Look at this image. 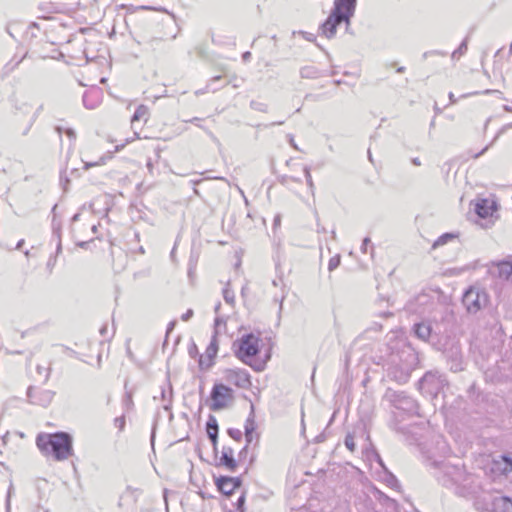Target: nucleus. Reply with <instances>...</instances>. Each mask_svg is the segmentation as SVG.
Masks as SVG:
<instances>
[{
	"label": "nucleus",
	"mask_w": 512,
	"mask_h": 512,
	"mask_svg": "<svg viewBox=\"0 0 512 512\" xmlns=\"http://www.w3.org/2000/svg\"><path fill=\"white\" fill-rule=\"evenodd\" d=\"M221 79H222V76H220V75L211 78L209 80V82L207 83L206 87L204 89L197 90L195 92V94L196 95H202V94H204L206 92H209V91L216 92L219 89V87H212V84L220 81Z\"/></svg>",
	"instance_id": "473e14b6"
},
{
	"label": "nucleus",
	"mask_w": 512,
	"mask_h": 512,
	"mask_svg": "<svg viewBox=\"0 0 512 512\" xmlns=\"http://www.w3.org/2000/svg\"><path fill=\"white\" fill-rule=\"evenodd\" d=\"M467 392H468V394H469V397H470V398H472V397L474 396V394H476V393H477V395H479V394H480V392H479V390H478V388L476 387V385H475V384H472V385L469 387V389H468V391H467Z\"/></svg>",
	"instance_id": "680f3d73"
},
{
	"label": "nucleus",
	"mask_w": 512,
	"mask_h": 512,
	"mask_svg": "<svg viewBox=\"0 0 512 512\" xmlns=\"http://www.w3.org/2000/svg\"><path fill=\"white\" fill-rule=\"evenodd\" d=\"M298 34H300L305 40L309 42H315L316 36L313 33L306 32V31H298Z\"/></svg>",
	"instance_id": "de8ad7c7"
},
{
	"label": "nucleus",
	"mask_w": 512,
	"mask_h": 512,
	"mask_svg": "<svg viewBox=\"0 0 512 512\" xmlns=\"http://www.w3.org/2000/svg\"><path fill=\"white\" fill-rule=\"evenodd\" d=\"M340 263H341V256L339 254L331 257L328 262V270L330 272L334 271L335 269H337L339 267Z\"/></svg>",
	"instance_id": "a19ab883"
},
{
	"label": "nucleus",
	"mask_w": 512,
	"mask_h": 512,
	"mask_svg": "<svg viewBox=\"0 0 512 512\" xmlns=\"http://www.w3.org/2000/svg\"><path fill=\"white\" fill-rule=\"evenodd\" d=\"M287 138H288V142L291 145V147H293L294 149L298 150L299 148H298L297 144L294 141V136L292 134H288Z\"/></svg>",
	"instance_id": "0e129e2a"
},
{
	"label": "nucleus",
	"mask_w": 512,
	"mask_h": 512,
	"mask_svg": "<svg viewBox=\"0 0 512 512\" xmlns=\"http://www.w3.org/2000/svg\"><path fill=\"white\" fill-rule=\"evenodd\" d=\"M504 132V128H502L496 135L495 137L493 138V140L487 144L481 151H479L478 153L474 154L472 157L474 159H478L479 157H481L482 155H484L492 146L493 144L496 142V140L498 139V137L500 136L501 133Z\"/></svg>",
	"instance_id": "e433bc0d"
},
{
	"label": "nucleus",
	"mask_w": 512,
	"mask_h": 512,
	"mask_svg": "<svg viewBox=\"0 0 512 512\" xmlns=\"http://www.w3.org/2000/svg\"><path fill=\"white\" fill-rule=\"evenodd\" d=\"M161 400L164 402L163 409L170 413V418L173 417L172 414V403H173V386L170 382L169 377L166 379L165 385L161 386Z\"/></svg>",
	"instance_id": "aec40b11"
},
{
	"label": "nucleus",
	"mask_w": 512,
	"mask_h": 512,
	"mask_svg": "<svg viewBox=\"0 0 512 512\" xmlns=\"http://www.w3.org/2000/svg\"><path fill=\"white\" fill-rule=\"evenodd\" d=\"M206 433H207L208 439L210 440V442L212 444L213 453L215 455V458L217 459L219 426H218L216 417L212 414H210L208 416V419L206 422Z\"/></svg>",
	"instance_id": "f3484780"
},
{
	"label": "nucleus",
	"mask_w": 512,
	"mask_h": 512,
	"mask_svg": "<svg viewBox=\"0 0 512 512\" xmlns=\"http://www.w3.org/2000/svg\"><path fill=\"white\" fill-rule=\"evenodd\" d=\"M59 254H55L54 256H50L48 261H47V269L51 272L53 267L55 266L56 264V258Z\"/></svg>",
	"instance_id": "603ef678"
},
{
	"label": "nucleus",
	"mask_w": 512,
	"mask_h": 512,
	"mask_svg": "<svg viewBox=\"0 0 512 512\" xmlns=\"http://www.w3.org/2000/svg\"><path fill=\"white\" fill-rule=\"evenodd\" d=\"M257 429V424L255 421V411L254 406L251 405L250 413L244 424V434H255Z\"/></svg>",
	"instance_id": "bb28decb"
},
{
	"label": "nucleus",
	"mask_w": 512,
	"mask_h": 512,
	"mask_svg": "<svg viewBox=\"0 0 512 512\" xmlns=\"http://www.w3.org/2000/svg\"><path fill=\"white\" fill-rule=\"evenodd\" d=\"M60 181L63 184V189L67 190V185L70 183L69 178L67 176L64 177L63 175H61Z\"/></svg>",
	"instance_id": "69168bd1"
},
{
	"label": "nucleus",
	"mask_w": 512,
	"mask_h": 512,
	"mask_svg": "<svg viewBox=\"0 0 512 512\" xmlns=\"http://www.w3.org/2000/svg\"><path fill=\"white\" fill-rule=\"evenodd\" d=\"M248 454V447L245 445L238 453V461H242L246 458Z\"/></svg>",
	"instance_id": "5fc2aeb1"
},
{
	"label": "nucleus",
	"mask_w": 512,
	"mask_h": 512,
	"mask_svg": "<svg viewBox=\"0 0 512 512\" xmlns=\"http://www.w3.org/2000/svg\"><path fill=\"white\" fill-rule=\"evenodd\" d=\"M34 122H35V121H34V119H31V120L29 121L28 125H27V126H26V128L23 130L22 135H24V136H25V135H27V134L29 133V131H30L31 127H32V126H33V124H34Z\"/></svg>",
	"instance_id": "338daca9"
},
{
	"label": "nucleus",
	"mask_w": 512,
	"mask_h": 512,
	"mask_svg": "<svg viewBox=\"0 0 512 512\" xmlns=\"http://www.w3.org/2000/svg\"><path fill=\"white\" fill-rule=\"evenodd\" d=\"M448 386L446 376L439 371H428L418 381V389L423 395L436 398Z\"/></svg>",
	"instance_id": "423d86ee"
},
{
	"label": "nucleus",
	"mask_w": 512,
	"mask_h": 512,
	"mask_svg": "<svg viewBox=\"0 0 512 512\" xmlns=\"http://www.w3.org/2000/svg\"><path fill=\"white\" fill-rule=\"evenodd\" d=\"M190 357L194 358L198 355V349L195 343H192L188 349Z\"/></svg>",
	"instance_id": "13d9d810"
},
{
	"label": "nucleus",
	"mask_w": 512,
	"mask_h": 512,
	"mask_svg": "<svg viewBox=\"0 0 512 512\" xmlns=\"http://www.w3.org/2000/svg\"><path fill=\"white\" fill-rule=\"evenodd\" d=\"M56 209L57 204H55L52 208V239L56 240V254H60L62 251L61 222L56 219Z\"/></svg>",
	"instance_id": "412c9836"
},
{
	"label": "nucleus",
	"mask_w": 512,
	"mask_h": 512,
	"mask_svg": "<svg viewBox=\"0 0 512 512\" xmlns=\"http://www.w3.org/2000/svg\"><path fill=\"white\" fill-rule=\"evenodd\" d=\"M468 49V37H466L452 53L453 59H458L467 52Z\"/></svg>",
	"instance_id": "f704fd0d"
},
{
	"label": "nucleus",
	"mask_w": 512,
	"mask_h": 512,
	"mask_svg": "<svg viewBox=\"0 0 512 512\" xmlns=\"http://www.w3.org/2000/svg\"><path fill=\"white\" fill-rule=\"evenodd\" d=\"M230 480H231L230 482L232 484V488L234 489V491L242 485L241 477L230 476Z\"/></svg>",
	"instance_id": "8fccbe9b"
},
{
	"label": "nucleus",
	"mask_w": 512,
	"mask_h": 512,
	"mask_svg": "<svg viewBox=\"0 0 512 512\" xmlns=\"http://www.w3.org/2000/svg\"><path fill=\"white\" fill-rule=\"evenodd\" d=\"M488 274L500 281H512V261L500 260L488 266Z\"/></svg>",
	"instance_id": "ddd939ff"
},
{
	"label": "nucleus",
	"mask_w": 512,
	"mask_h": 512,
	"mask_svg": "<svg viewBox=\"0 0 512 512\" xmlns=\"http://www.w3.org/2000/svg\"><path fill=\"white\" fill-rule=\"evenodd\" d=\"M357 7V0H334L333 7L330 12L334 13L342 21H347L353 18Z\"/></svg>",
	"instance_id": "4468645a"
},
{
	"label": "nucleus",
	"mask_w": 512,
	"mask_h": 512,
	"mask_svg": "<svg viewBox=\"0 0 512 512\" xmlns=\"http://www.w3.org/2000/svg\"><path fill=\"white\" fill-rule=\"evenodd\" d=\"M344 444L346 446V448L351 451V452H354L355 451V448H356V444H355V441H354V436L350 433H348L346 436H345V439H344Z\"/></svg>",
	"instance_id": "79ce46f5"
},
{
	"label": "nucleus",
	"mask_w": 512,
	"mask_h": 512,
	"mask_svg": "<svg viewBox=\"0 0 512 512\" xmlns=\"http://www.w3.org/2000/svg\"><path fill=\"white\" fill-rule=\"evenodd\" d=\"M230 481V476L220 475L218 477H214V483L218 491L226 496H230L234 492Z\"/></svg>",
	"instance_id": "5701e85b"
},
{
	"label": "nucleus",
	"mask_w": 512,
	"mask_h": 512,
	"mask_svg": "<svg viewBox=\"0 0 512 512\" xmlns=\"http://www.w3.org/2000/svg\"><path fill=\"white\" fill-rule=\"evenodd\" d=\"M433 465L438 468L435 477L437 481L444 487L452 488L458 486L466 480V471L463 465L450 464L449 462H433Z\"/></svg>",
	"instance_id": "39448f33"
},
{
	"label": "nucleus",
	"mask_w": 512,
	"mask_h": 512,
	"mask_svg": "<svg viewBox=\"0 0 512 512\" xmlns=\"http://www.w3.org/2000/svg\"><path fill=\"white\" fill-rule=\"evenodd\" d=\"M245 435V440H246V445L247 447L249 446V444H251L254 440V437L256 438V442H258L259 440V434L258 433H255V434H244Z\"/></svg>",
	"instance_id": "3c124183"
},
{
	"label": "nucleus",
	"mask_w": 512,
	"mask_h": 512,
	"mask_svg": "<svg viewBox=\"0 0 512 512\" xmlns=\"http://www.w3.org/2000/svg\"><path fill=\"white\" fill-rule=\"evenodd\" d=\"M227 434L235 441L240 442L242 440L243 434L239 429L236 428H228Z\"/></svg>",
	"instance_id": "37998d69"
},
{
	"label": "nucleus",
	"mask_w": 512,
	"mask_h": 512,
	"mask_svg": "<svg viewBox=\"0 0 512 512\" xmlns=\"http://www.w3.org/2000/svg\"><path fill=\"white\" fill-rule=\"evenodd\" d=\"M99 96L100 92L97 90L86 91L82 97L83 105L87 109L96 108L99 104Z\"/></svg>",
	"instance_id": "b1692460"
},
{
	"label": "nucleus",
	"mask_w": 512,
	"mask_h": 512,
	"mask_svg": "<svg viewBox=\"0 0 512 512\" xmlns=\"http://www.w3.org/2000/svg\"><path fill=\"white\" fill-rule=\"evenodd\" d=\"M382 480L389 488L399 491L400 484L398 479L393 473L388 471L387 468H384Z\"/></svg>",
	"instance_id": "cd10ccee"
},
{
	"label": "nucleus",
	"mask_w": 512,
	"mask_h": 512,
	"mask_svg": "<svg viewBox=\"0 0 512 512\" xmlns=\"http://www.w3.org/2000/svg\"><path fill=\"white\" fill-rule=\"evenodd\" d=\"M217 466L224 467L230 472H235L238 467V461L234 457V451L230 446H223L221 456L216 463Z\"/></svg>",
	"instance_id": "dca6fc26"
},
{
	"label": "nucleus",
	"mask_w": 512,
	"mask_h": 512,
	"mask_svg": "<svg viewBox=\"0 0 512 512\" xmlns=\"http://www.w3.org/2000/svg\"><path fill=\"white\" fill-rule=\"evenodd\" d=\"M112 158V153L108 152L104 155H102L98 161L95 162H84V170H88L92 167L103 165L106 163L107 160Z\"/></svg>",
	"instance_id": "72a5a7b5"
},
{
	"label": "nucleus",
	"mask_w": 512,
	"mask_h": 512,
	"mask_svg": "<svg viewBox=\"0 0 512 512\" xmlns=\"http://www.w3.org/2000/svg\"><path fill=\"white\" fill-rule=\"evenodd\" d=\"M250 107H251V109H253L255 111H259V112H263V113L268 112V105L265 103L256 101V100H252L250 102Z\"/></svg>",
	"instance_id": "ea45409f"
},
{
	"label": "nucleus",
	"mask_w": 512,
	"mask_h": 512,
	"mask_svg": "<svg viewBox=\"0 0 512 512\" xmlns=\"http://www.w3.org/2000/svg\"><path fill=\"white\" fill-rule=\"evenodd\" d=\"M235 506H236V509L239 511V512H244L245 511V494L242 493L239 498L237 499L236 503H235Z\"/></svg>",
	"instance_id": "a18cd8bd"
},
{
	"label": "nucleus",
	"mask_w": 512,
	"mask_h": 512,
	"mask_svg": "<svg viewBox=\"0 0 512 512\" xmlns=\"http://www.w3.org/2000/svg\"><path fill=\"white\" fill-rule=\"evenodd\" d=\"M340 24H342V19L330 12L325 21L319 26V33L327 39H332L335 37Z\"/></svg>",
	"instance_id": "2eb2a0df"
},
{
	"label": "nucleus",
	"mask_w": 512,
	"mask_h": 512,
	"mask_svg": "<svg viewBox=\"0 0 512 512\" xmlns=\"http://www.w3.org/2000/svg\"><path fill=\"white\" fill-rule=\"evenodd\" d=\"M194 315V312L192 309H188L185 313L182 314L181 319L182 321H188L190 320Z\"/></svg>",
	"instance_id": "4d7b16f0"
},
{
	"label": "nucleus",
	"mask_w": 512,
	"mask_h": 512,
	"mask_svg": "<svg viewBox=\"0 0 512 512\" xmlns=\"http://www.w3.org/2000/svg\"><path fill=\"white\" fill-rule=\"evenodd\" d=\"M458 237V233L446 232L439 236L433 243L432 248L436 249L437 247L443 246L453 239Z\"/></svg>",
	"instance_id": "c756f323"
},
{
	"label": "nucleus",
	"mask_w": 512,
	"mask_h": 512,
	"mask_svg": "<svg viewBox=\"0 0 512 512\" xmlns=\"http://www.w3.org/2000/svg\"><path fill=\"white\" fill-rule=\"evenodd\" d=\"M372 493H373V496L381 502L391 501V498H389L385 493H383L381 490H379L376 487L373 488Z\"/></svg>",
	"instance_id": "c03bdc74"
},
{
	"label": "nucleus",
	"mask_w": 512,
	"mask_h": 512,
	"mask_svg": "<svg viewBox=\"0 0 512 512\" xmlns=\"http://www.w3.org/2000/svg\"><path fill=\"white\" fill-rule=\"evenodd\" d=\"M233 393L234 391L231 387L222 383H215L210 393V409L212 411H220L226 408L227 402L234 399Z\"/></svg>",
	"instance_id": "1a4fd4ad"
},
{
	"label": "nucleus",
	"mask_w": 512,
	"mask_h": 512,
	"mask_svg": "<svg viewBox=\"0 0 512 512\" xmlns=\"http://www.w3.org/2000/svg\"><path fill=\"white\" fill-rule=\"evenodd\" d=\"M120 8L126 9L129 13H134L136 10H152V11H161V12H167V10L164 7H154V6H139L135 7L133 5H120Z\"/></svg>",
	"instance_id": "7c9ffc66"
},
{
	"label": "nucleus",
	"mask_w": 512,
	"mask_h": 512,
	"mask_svg": "<svg viewBox=\"0 0 512 512\" xmlns=\"http://www.w3.org/2000/svg\"><path fill=\"white\" fill-rule=\"evenodd\" d=\"M223 379L241 389H249L252 385L251 376L245 369H225Z\"/></svg>",
	"instance_id": "9d476101"
},
{
	"label": "nucleus",
	"mask_w": 512,
	"mask_h": 512,
	"mask_svg": "<svg viewBox=\"0 0 512 512\" xmlns=\"http://www.w3.org/2000/svg\"><path fill=\"white\" fill-rule=\"evenodd\" d=\"M497 209V204L494 201L483 198L476 202L474 211L482 219L492 216L493 211Z\"/></svg>",
	"instance_id": "a211bd4d"
},
{
	"label": "nucleus",
	"mask_w": 512,
	"mask_h": 512,
	"mask_svg": "<svg viewBox=\"0 0 512 512\" xmlns=\"http://www.w3.org/2000/svg\"><path fill=\"white\" fill-rule=\"evenodd\" d=\"M494 463L503 474H508L512 471V456L510 454L499 455V460L495 459Z\"/></svg>",
	"instance_id": "393cba45"
},
{
	"label": "nucleus",
	"mask_w": 512,
	"mask_h": 512,
	"mask_svg": "<svg viewBox=\"0 0 512 512\" xmlns=\"http://www.w3.org/2000/svg\"><path fill=\"white\" fill-rule=\"evenodd\" d=\"M418 362V354L412 345L395 335H392L374 356V363L385 368L388 376L398 383L408 381Z\"/></svg>",
	"instance_id": "f03ea898"
},
{
	"label": "nucleus",
	"mask_w": 512,
	"mask_h": 512,
	"mask_svg": "<svg viewBox=\"0 0 512 512\" xmlns=\"http://www.w3.org/2000/svg\"><path fill=\"white\" fill-rule=\"evenodd\" d=\"M311 169L309 166H305L304 169H303V172H304V176H305V179H306V183L311 191V194L314 196V182L312 180V176H311Z\"/></svg>",
	"instance_id": "58836bf2"
},
{
	"label": "nucleus",
	"mask_w": 512,
	"mask_h": 512,
	"mask_svg": "<svg viewBox=\"0 0 512 512\" xmlns=\"http://www.w3.org/2000/svg\"><path fill=\"white\" fill-rule=\"evenodd\" d=\"M300 77L303 79H316L322 76L321 71L312 65L303 66L300 68Z\"/></svg>",
	"instance_id": "a878e982"
},
{
	"label": "nucleus",
	"mask_w": 512,
	"mask_h": 512,
	"mask_svg": "<svg viewBox=\"0 0 512 512\" xmlns=\"http://www.w3.org/2000/svg\"><path fill=\"white\" fill-rule=\"evenodd\" d=\"M36 445L44 455H52L56 461L68 459L73 454V438L68 432L39 433Z\"/></svg>",
	"instance_id": "7ed1b4c3"
},
{
	"label": "nucleus",
	"mask_w": 512,
	"mask_h": 512,
	"mask_svg": "<svg viewBox=\"0 0 512 512\" xmlns=\"http://www.w3.org/2000/svg\"><path fill=\"white\" fill-rule=\"evenodd\" d=\"M219 350V342H218V332L215 331L211 337L210 343L206 348L205 356L206 359H204L203 355H198V365L200 370L206 371L209 370L214 365V359L217 356Z\"/></svg>",
	"instance_id": "9b49d317"
},
{
	"label": "nucleus",
	"mask_w": 512,
	"mask_h": 512,
	"mask_svg": "<svg viewBox=\"0 0 512 512\" xmlns=\"http://www.w3.org/2000/svg\"><path fill=\"white\" fill-rule=\"evenodd\" d=\"M126 419L125 416H119L114 419V425L119 429V431H123L125 428Z\"/></svg>",
	"instance_id": "49530a36"
},
{
	"label": "nucleus",
	"mask_w": 512,
	"mask_h": 512,
	"mask_svg": "<svg viewBox=\"0 0 512 512\" xmlns=\"http://www.w3.org/2000/svg\"><path fill=\"white\" fill-rule=\"evenodd\" d=\"M36 372L40 376L43 375V383H46L50 378L51 367L50 365L48 367L37 365Z\"/></svg>",
	"instance_id": "4c0bfd02"
},
{
	"label": "nucleus",
	"mask_w": 512,
	"mask_h": 512,
	"mask_svg": "<svg viewBox=\"0 0 512 512\" xmlns=\"http://www.w3.org/2000/svg\"><path fill=\"white\" fill-rule=\"evenodd\" d=\"M384 399L387 400L395 409L404 412L408 416L418 415V402L404 391H396L388 388Z\"/></svg>",
	"instance_id": "0eeeda50"
},
{
	"label": "nucleus",
	"mask_w": 512,
	"mask_h": 512,
	"mask_svg": "<svg viewBox=\"0 0 512 512\" xmlns=\"http://www.w3.org/2000/svg\"><path fill=\"white\" fill-rule=\"evenodd\" d=\"M65 134L71 141L76 140V133L72 128H65Z\"/></svg>",
	"instance_id": "6e6d98bb"
},
{
	"label": "nucleus",
	"mask_w": 512,
	"mask_h": 512,
	"mask_svg": "<svg viewBox=\"0 0 512 512\" xmlns=\"http://www.w3.org/2000/svg\"><path fill=\"white\" fill-rule=\"evenodd\" d=\"M280 224H281V216L279 214H277L273 219V229L275 230L278 227H280Z\"/></svg>",
	"instance_id": "e2e57ef3"
},
{
	"label": "nucleus",
	"mask_w": 512,
	"mask_h": 512,
	"mask_svg": "<svg viewBox=\"0 0 512 512\" xmlns=\"http://www.w3.org/2000/svg\"><path fill=\"white\" fill-rule=\"evenodd\" d=\"M453 327V314L447 309H440L434 311L431 317L414 323L412 331L418 339L442 352L449 370L457 373L465 369V363L461 346L453 335Z\"/></svg>",
	"instance_id": "f257e3e1"
},
{
	"label": "nucleus",
	"mask_w": 512,
	"mask_h": 512,
	"mask_svg": "<svg viewBox=\"0 0 512 512\" xmlns=\"http://www.w3.org/2000/svg\"><path fill=\"white\" fill-rule=\"evenodd\" d=\"M289 179L294 181V182H301L300 179L295 178V177H290V176H287V175H281V176L278 177L279 183H281L283 185L286 184Z\"/></svg>",
	"instance_id": "09e8293b"
},
{
	"label": "nucleus",
	"mask_w": 512,
	"mask_h": 512,
	"mask_svg": "<svg viewBox=\"0 0 512 512\" xmlns=\"http://www.w3.org/2000/svg\"><path fill=\"white\" fill-rule=\"evenodd\" d=\"M26 394L29 403L47 407L52 402L55 392L51 390L40 389L35 386H29Z\"/></svg>",
	"instance_id": "f8f14e48"
},
{
	"label": "nucleus",
	"mask_w": 512,
	"mask_h": 512,
	"mask_svg": "<svg viewBox=\"0 0 512 512\" xmlns=\"http://www.w3.org/2000/svg\"><path fill=\"white\" fill-rule=\"evenodd\" d=\"M446 52H442V51H438V50H434V51H427L423 54V58L426 59L429 55H441V56H446Z\"/></svg>",
	"instance_id": "052dcab7"
},
{
	"label": "nucleus",
	"mask_w": 512,
	"mask_h": 512,
	"mask_svg": "<svg viewBox=\"0 0 512 512\" xmlns=\"http://www.w3.org/2000/svg\"><path fill=\"white\" fill-rule=\"evenodd\" d=\"M488 294L479 287H468L462 296V303L469 313H477L488 303Z\"/></svg>",
	"instance_id": "6e6552de"
},
{
	"label": "nucleus",
	"mask_w": 512,
	"mask_h": 512,
	"mask_svg": "<svg viewBox=\"0 0 512 512\" xmlns=\"http://www.w3.org/2000/svg\"><path fill=\"white\" fill-rule=\"evenodd\" d=\"M223 298L227 304L233 305L235 301L234 291L230 288V283L228 282L223 289Z\"/></svg>",
	"instance_id": "c9c22d12"
},
{
	"label": "nucleus",
	"mask_w": 512,
	"mask_h": 512,
	"mask_svg": "<svg viewBox=\"0 0 512 512\" xmlns=\"http://www.w3.org/2000/svg\"><path fill=\"white\" fill-rule=\"evenodd\" d=\"M225 325V320L223 317L221 316H217L214 320V332L217 331L218 332V328L220 325Z\"/></svg>",
	"instance_id": "864d4df0"
},
{
	"label": "nucleus",
	"mask_w": 512,
	"mask_h": 512,
	"mask_svg": "<svg viewBox=\"0 0 512 512\" xmlns=\"http://www.w3.org/2000/svg\"><path fill=\"white\" fill-rule=\"evenodd\" d=\"M250 58H251V53H250L249 51H246V52H244V53L242 54V60H243L244 62L249 61V60H250Z\"/></svg>",
	"instance_id": "774afa93"
},
{
	"label": "nucleus",
	"mask_w": 512,
	"mask_h": 512,
	"mask_svg": "<svg viewBox=\"0 0 512 512\" xmlns=\"http://www.w3.org/2000/svg\"><path fill=\"white\" fill-rule=\"evenodd\" d=\"M124 388H125L126 391H125V394H124L123 399H122V404H123L124 408L127 411H129L134 406L133 392L131 390H127V381L124 384Z\"/></svg>",
	"instance_id": "2f4dec72"
},
{
	"label": "nucleus",
	"mask_w": 512,
	"mask_h": 512,
	"mask_svg": "<svg viewBox=\"0 0 512 512\" xmlns=\"http://www.w3.org/2000/svg\"><path fill=\"white\" fill-rule=\"evenodd\" d=\"M138 494V489L127 486L119 498L118 506L123 507L125 505L135 504L137 502Z\"/></svg>",
	"instance_id": "4be33fe9"
},
{
	"label": "nucleus",
	"mask_w": 512,
	"mask_h": 512,
	"mask_svg": "<svg viewBox=\"0 0 512 512\" xmlns=\"http://www.w3.org/2000/svg\"><path fill=\"white\" fill-rule=\"evenodd\" d=\"M491 512H512V499L505 495L495 496L490 503Z\"/></svg>",
	"instance_id": "6ab92c4d"
},
{
	"label": "nucleus",
	"mask_w": 512,
	"mask_h": 512,
	"mask_svg": "<svg viewBox=\"0 0 512 512\" xmlns=\"http://www.w3.org/2000/svg\"><path fill=\"white\" fill-rule=\"evenodd\" d=\"M148 114H149V109L147 106H145L143 104L138 105L134 111V114L131 117V124L134 125L136 122H138L142 119L146 122L147 118H148Z\"/></svg>",
	"instance_id": "c85d7f7f"
},
{
	"label": "nucleus",
	"mask_w": 512,
	"mask_h": 512,
	"mask_svg": "<svg viewBox=\"0 0 512 512\" xmlns=\"http://www.w3.org/2000/svg\"><path fill=\"white\" fill-rule=\"evenodd\" d=\"M235 356L245 365L250 366L254 371L261 372L265 369V361H255L259 355L260 338L253 332L246 333L233 343Z\"/></svg>",
	"instance_id": "20e7f679"
},
{
	"label": "nucleus",
	"mask_w": 512,
	"mask_h": 512,
	"mask_svg": "<svg viewBox=\"0 0 512 512\" xmlns=\"http://www.w3.org/2000/svg\"><path fill=\"white\" fill-rule=\"evenodd\" d=\"M371 244V239L369 237H365L363 240H362V244H361V251L363 253H366L367 252V247L368 245Z\"/></svg>",
	"instance_id": "bf43d9fd"
}]
</instances>
